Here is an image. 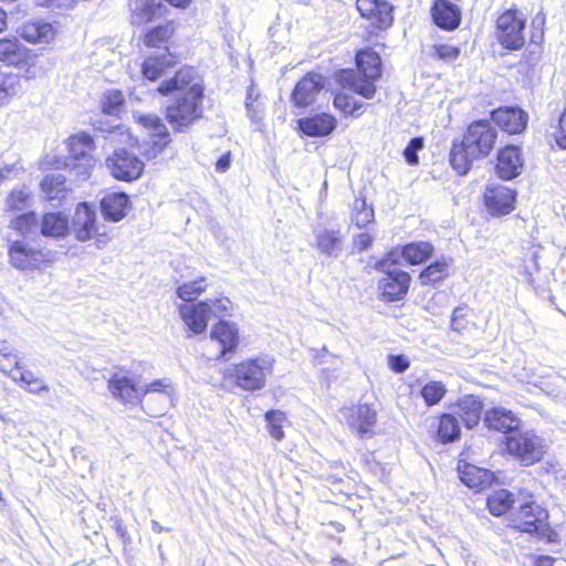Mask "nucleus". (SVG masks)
<instances>
[{
    "label": "nucleus",
    "mask_w": 566,
    "mask_h": 566,
    "mask_svg": "<svg viewBox=\"0 0 566 566\" xmlns=\"http://www.w3.org/2000/svg\"><path fill=\"white\" fill-rule=\"evenodd\" d=\"M432 18L434 23L444 30L458 28L461 21L458 6L447 0H436L432 7Z\"/></svg>",
    "instance_id": "obj_30"
},
{
    "label": "nucleus",
    "mask_w": 566,
    "mask_h": 566,
    "mask_svg": "<svg viewBox=\"0 0 566 566\" xmlns=\"http://www.w3.org/2000/svg\"><path fill=\"white\" fill-rule=\"evenodd\" d=\"M352 220L358 228H364L374 220V210L367 206L365 199L354 201Z\"/></svg>",
    "instance_id": "obj_46"
},
{
    "label": "nucleus",
    "mask_w": 566,
    "mask_h": 566,
    "mask_svg": "<svg viewBox=\"0 0 566 566\" xmlns=\"http://www.w3.org/2000/svg\"><path fill=\"white\" fill-rule=\"evenodd\" d=\"M506 451L524 465H532L542 460L546 452L545 440L534 430L521 431L506 437Z\"/></svg>",
    "instance_id": "obj_5"
},
{
    "label": "nucleus",
    "mask_w": 566,
    "mask_h": 566,
    "mask_svg": "<svg viewBox=\"0 0 566 566\" xmlns=\"http://www.w3.org/2000/svg\"><path fill=\"white\" fill-rule=\"evenodd\" d=\"M396 260L394 253L378 263V269L384 272V276L378 282V287L388 301L402 298L410 283V275L395 266Z\"/></svg>",
    "instance_id": "obj_8"
},
{
    "label": "nucleus",
    "mask_w": 566,
    "mask_h": 566,
    "mask_svg": "<svg viewBox=\"0 0 566 566\" xmlns=\"http://www.w3.org/2000/svg\"><path fill=\"white\" fill-rule=\"evenodd\" d=\"M437 432L439 439L442 442L454 441L460 436V426L458 419L450 413L442 415L439 420Z\"/></svg>",
    "instance_id": "obj_42"
},
{
    "label": "nucleus",
    "mask_w": 566,
    "mask_h": 566,
    "mask_svg": "<svg viewBox=\"0 0 566 566\" xmlns=\"http://www.w3.org/2000/svg\"><path fill=\"white\" fill-rule=\"evenodd\" d=\"M555 140L560 148L566 149V109L559 117Z\"/></svg>",
    "instance_id": "obj_62"
},
{
    "label": "nucleus",
    "mask_w": 566,
    "mask_h": 566,
    "mask_svg": "<svg viewBox=\"0 0 566 566\" xmlns=\"http://www.w3.org/2000/svg\"><path fill=\"white\" fill-rule=\"evenodd\" d=\"M24 389L33 395H42L49 391V387L45 381L39 377L30 382Z\"/></svg>",
    "instance_id": "obj_64"
},
{
    "label": "nucleus",
    "mask_w": 566,
    "mask_h": 566,
    "mask_svg": "<svg viewBox=\"0 0 566 566\" xmlns=\"http://www.w3.org/2000/svg\"><path fill=\"white\" fill-rule=\"evenodd\" d=\"M18 94V80L14 75L0 73V106Z\"/></svg>",
    "instance_id": "obj_48"
},
{
    "label": "nucleus",
    "mask_w": 566,
    "mask_h": 566,
    "mask_svg": "<svg viewBox=\"0 0 566 566\" xmlns=\"http://www.w3.org/2000/svg\"><path fill=\"white\" fill-rule=\"evenodd\" d=\"M206 277L201 276L197 280L185 282L177 290V295L185 302L195 301L201 293L206 291Z\"/></svg>",
    "instance_id": "obj_43"
},
{
    "label": "nucleus",
    "mask_w": 566,
    "mask_h": 566,
    "mask_svg": "<svg viewBox=\"0 0 566 566\" xmlns=\"http://www.w3.org/2000/svg\"><path fill=\"white\" fill-rule=\"evenodd\" d=\"M132 21L144 24L160 13L161 4L157 0H129Z\"/></svg>",
    "instance_id": "obj_34"
},
{
    "label": "nucleus",
    "mask_w": 566,
    "mask_h": 566,
    "mask_svg": "<svg viewBox=\"0 0 566 566\" xmlns=\"http://www.w3.org/2000/svg\"><path fill=\"white\" fill-rule=\"evenodd\" d=\"M268 421L269 432L275 440H282L284 438L283 423L286 420L284 412L280 410H271L265 413Z\"/></svg>",
    "instance_id": "obj_47"
},
{
    "label": "nucleus",
    "mask_w": 566,
    "mask_h": 566,
    "mask_svg": "<svg viewBox=\"0 0 566 566\" xmlns=\"http://www.w3.org/2000/svg\"><path fill=\"white\" fill-rule=\"evenodd\" d=\"M388 364L394 371L399 374L406 371L410 366L408 358L403 355H389Z\"/></svg>",
    "instance_id": "obj_61"
},
{
    "label": "nucleus",
    "mask_w": 566,
    "mask_h": 566,
    "mask_svg": "<svg viewBox=\"0 0 566 566\" xmlns=\"http://www.w3.org/2000/svg\"><path fill=\"white\" fill-rule=\"evenodd\" d=\"M484 422L489 429L502 432L505 438L515 434L521 428V419L505 408H493L486 411Z\"/></svg>",
    "instance_id": "obj_21"
},
{
    "label": "nucleus",
    "mask_w": 566,
    "mask_h": 566,
    "mask_svg": "<svg viewBox=\"0 0 566 566\" xmlns=\"http://www.w3.org/2000/svg\"><path fill=\"white\" fill-rule=\"evenodd\" d=\"M497 138L496 129L488 120H475L467 129L461 143H454L450 164L459 175H465L474 160L490 155Z\"/></svg>",
    "instance_id": "obj_1"
},
{
    "label": "nucleus",
    "mask_w": 566,
    "mask_h": 566,
    "mask_svg": "<svg viewBox=\"0 0 566 566\" xmlns=\"http://www.w3.org/2000/svg\"><path fill=\"white\" fill-rule=\"evenodd\" d=\"M30 56V49L17 38L0 39V62L10 66H20Z\"/></svg>",
    "instance_id": "obj_29"
},
{
    "label": "nucleus",
    "mask_w": 566,
    "mask_h": 566,
    "mask_svg": "<svg viewBox=\"0 0 566 566\" xmlns=\"http://www.w3.org/2000/svg\"><path fill=\"white\" fill-rule=\"evenodd\" d=\"M316 248L318 251L331 258H338L343 251L344 238L339 230L317 231L315 233Z\"/></svg>",
    "instance_id": "obj_33"
},
{
    "label": "nucleus",
    "mask_w": 566,
    "mask_h": 566,
    "mask_svg": "<svg viewBox=\"0 0 566 566\" xmlns=\"http://www.w3.org/2000/svg\"><path fill=\"white\" fill-rule=\"evenodd\" d=\"M458 471L461 481L471 489H483L493 481L492 472L470 463H459Z\"/></svg>",
    "instance_id": "obj_32"
},
{
    "label": "nucleus",
    "mask_w": 566,
    "mask_h": 566,
    "mask_svg": "<svg viewBox=\"0 0 566 566\" xmlns=\"http://www.w3.org/2000/svg\"><path fill=\"white\" fill-rule=\"evenodd\" d=\"M434 51H436V54L438 55V57L443 61H453L460 54V51L458 48H455L453 45H449V44L436 45Z\"/></svg>",
    "instance_id": "obj_58"
},
{
    "label": "nucleus",
    "mask_w": 566,
    "mask_h": 566,
    "mask_svg": "<svg viewBox=\"0 0 566 566\" xmlns=\"http://www.w3.org/2000/svg\"><path fill=\"white\" fill-rule=\"evenodd\" d=\"M273 365L272 357L259 356L234 365L229 376L243 390H259L265 386L266 378L272 375Z\"/></svg>",
    "instance_id": "obj_4"
},
{
    "label": "nucleus",
    "mask_w": 566,
    "mask_h": 566,
    "mask_svg": "<svg viewBox=\"0 0 566 566\" xmlns=\"http://www.w3.org/2000/svg\"><path fill=\"white\" fill-rule=\"evenodd\" d=\"M129 198L124 192H111L104 196L101 201V209L106 220L118 222L127 213Z\"/></svg>",
    "instance_id": "obj_28"
},
{
    "label": "nucleus",
    "mask_w": 566,
    "mask_h": 566,
    "mask_svg": "<svg viewBox=\"0 0 566 566\" xmlns=\"http://www.w3.org/2000/svg\"><path fill=\"white\" fill-rule=\"evenodd\" d=\"M211 305L210 318L221 317L229 314V310L231 307V301L228 297L209 300L207 301Z\"/></svg>",
    "instance_id": "obj_55"
},
{
    "label": "nucleus",
    "mask_w": 566,
    "mask_h": 566,
    "mask_svg": "<svg viewBox=\"0 0 566 566\" xmlns=\"http://www.w3.org/2000/svg\"><path fill=\"white\" fill-rule=\"evenodd\" d=\"M258 96H259L258 94L254 95V88H253V86H251L248 92L247 98H245V107H247L248 115L250 116V118L252 120L258 119L259 105L255 104Z\"/></svg>",
    "instance_id": "obj_60"
},
{
    "label": "nucleus",
    "mask_w": 566,
    "mask_h": 566,
    "mask_svg": "<svg viewBox=\"0 0 566 566\" xmlns=\"http://www.w3.org/2000/svg\"><path fill=\"white\" fill-rule=\"evenodd\" d=\"M432 244L426 241L409 243L401 250V256L410 264L423 263L432 255Z\"/></svg>",
    "instance_id": "obj_37"
},
{
    "label": "nucleus",
    "mask_w": 566,
    "mask_h": 566,
    "mask_svg": "<svg viewBox=\"0 0 566 566\" xmlns=\"http://www.w3.org/2000/svg\"><path fill=\"white\" fill-rule=\"evenodd\" d=\"M357 10L365 18L375 19L379 28L390 25L392 21V6L381 0H357Z\"/></svg>",
    "instance_id": "obj_27"
},
{
    "label": "nucleus",
    "mask_w": 566,
    "mask_h": 566,
    "mask_svg": "<svg viewBox=\"0 0 566 566\" xmlns=\"http://www.w3.org/2000/svg\"><path fill=\"white\" fill-rule=\"evenodd\" d=\"M297 125L302 133L310 137H325L334 132L337 120L334 116L322 113L300 118Z\"/></svg>",
    "instance_id": "obj_26"
},
{
    "label": "nucleus",
    "mask_w": 566,
    "mask_h": 566,
    "mask_svg": "<svg viewBox=\"0 0 566 566\" xmlns=\"http://www.w3.org/2000/svg\"><path fill=\"white\" fill-rule=\"evenodd\" d=\"M203 87H196L189 92L177 94L166 107V118L177 130H181L202 116Z\"/></svg>",
    "instance_id": "obj_3"
},
{
    "label": "nucleus",
    "mask_w": 566,
    "mask_h": 566,
    "mask_svg": "<svg viewBox=\"0 0 566 566\" xmlns=\"http://www.w3.org/2000/svg\"><path fill=\"white\" fill-rule=\"evenodd\" d=\"M525 19L515 9L504 11L496 21V36L503 48L520 50L524 43Z\"/></svg>",
    "instance_id": "obj_9"
},
{
    "label": "nucleus",
    "mask_w": 566,
    "mask_h": 566,
    "mask_svg": "<svg viewBox=\"0 0 566 566\" xmlns=\"http://www.w3.org/2000/svg\"><path fill=\"white\" fill-rule=\"evenodd\" d=\"M176 387L167 379H156L140 386V402L145 403L149 415L156 417L166 413L175 406Z\"/></svg>",
    "instance_id": "obj_6"
},
{
    "label": "nucleus",
    "mask_w": 566,
    "mask_h": 566,
    "mask_svg": "<svg viewBox=\"0 0 566 566\" xmlns=\"http://www.w3.org/2000/svg\"><path fill=\"white\" fill-rule=\"evenodd\" d=\"M492 120L509 134H518L526 127L527 115L521 108L500 107L491 113Z\"/></svg>",
    "instance_id": "obj_22"
},
{
    "label": "nucleus",
    "mask_w": 566,
    "mask_h": 566,
    "mask_svg": "<svg viewBox=\"0 0 566 566\" xmlns=\"http://www.w3.org/2000/svg\"><path fill=\"white\" fill-rule=\"evenodd\" d=\"M176 64L175 56L168 51L167 48L155 56H148L143 63V74L150 81H156L166 74L168 69H171Z\"/></svg>",
    "instance_id": "obj_31"
},
{
    "label": "nucleus",
    "mask_w": 566,
    "mask_h": 566,
    "mask_svg": "<svg viewBox=\"0 0 566 566\" xmlns=\"http://www.w3.org/2000/svg\"><path fill=\"white\" fill-rule=\"evenodd\" d=\"M112 396L123 403L140 402V386L123 373H117L108 380Z\"/></svg>",
    "instance_id": "obj_23"
},
{
    "label": "nucleus",
    "mask_w": 566,
    "mask_h": 566,
    "mask_svg": "<svg viewBox=\"0 0 566 566\" xmlns=\"http://www.w3.org/2000/svg\"><path fill=\"white\" fill-rule=\"evenodd\" d=\"M10 378L18 384L19 386L25 388L30 382L35 380L38 377L34 375L32 370L25 369L21 365V369H17Z\"/></svg>",
    "instance_id": "obj_57"
},
{
    "label": "nucleus",
    "mask_w": 566,
    "mask_h": 566,
    "mask_svg": "<svg viewBox=\"0 0 566 566\" xmlns=\"http://www.w3.org/2000/svg\"><path fill=\"white\" fill-rule=\"evenodd\" d=\"M325 85L321 74L308 73L296 85L292 93V101L297 107H305L314 103L317 94Z\"/></svg>",
    "instance_id": "obj_19"
},
{
    "label": "nucleus",
    "mask_w": 566,
    "mask_h": 566,
    "mask_svg": "<svg viewBox=\"0 0 566 566\" xmlns=\"http://www.w3.org/2000/svg\"><path fill=\"white\" fill-rule=\"evenodd\" d=\"M17 369H21V361L14 347L7 340H0V370L11 376Z\"/></svg>",
    "instance_id": "obj_40"
},
{
    "label": "nucleus",
    "mask_w": 566,
    "mask_h": 566,
    "mask_svg": "<svg viewBox=\"0 0 566 566\" xmlns=\"http://www.w3.org/2000/svg\"><path fill=\"white\" fill-rule=\"evenodd\" d=\"M20 36L31 44H49L56 36V29L52 23L43 20L24 22L19 29Z\"/></svg>",
    "instance_id": "obj_24"
},
{
    "label": "nucleus",
    "mask_w": 566,
    "mask_h": 566,
    "mask_svg": "<svg viewBox=\"0 0 566 566\" xmlns=\"http://www.w3.org/2000/svg\"><path fill=\"white\" fill-rule=\"evenodd\" d=\"M348 428L359 438L364 439L374 434V426L377 422V412L370 406L360 403L343 408L340 410Z\"/></svg>",
    "instance_id": "obj_13"
},
{
    "label": "nucleus",
    "mask_w": 566,
    "mask_h": 566,
    "mask_svg": "<svg viewBox=\"0 0 566 566\" xmlns=\"http://www.w3.org/2000/svg\"><path fill=\"white\" fill-rule=\"evenodd\" d=\"M41 189L48 200L62 199L67 188L65 177L61 174H51L41 181Z\"/></svg>",
    "instance_id": "obj_39"
},
{
    "label": "nucleus",
    "mask_w": 566,
    "mask_h": 566,
    "mask_svg": "<svg viewBox=\"0 0 566 566\" xmlns=\"http://www.w3.org/2000/svg\"><path fill=\"white\" fill-rule=\"evenodd\" d=\"M9 258L11 265L19 270L35 269L45 260L42 251L21 240H15L10 244Z\"/></svg>",
    "instance_id": "obj_15"
},
{
    "label": "nucleus",
    "mask_w": 566,
    "mask_h": 566,
    "mask_svg": "<svg viewBox=\"0 0 566 566\" xmlns=\"http://www.w3.org/2000/svg\"><path fill=\"white\" fill-rule=\"evenodd\" d=\"M449 264L446 260L437 261L427 266L419 275L422 284L436 283L448 274Z\"/></svg>",
    "instance_id": "obj_45"
},
{
    "label": "nucleus",
    "mask_w": 566,
    "mask_h": 566,
    "mask_svg": "<svg viewBox=\"0 0 566 566\" xmlns=\"http://www.w3.org/2000/svg\"><path fill=\"white\" fill-rule=\"evenodd\" d=\"M20 66H23V77L25 80H35L44 74L42 66L38 64L36 54L30 50V56L23 61Z\"/></svg>",
    "instance_id": "obj_52"
},
{
    "label": "nucleus",
    "mask_w": 566,
    "mask_h": 566,
    "mask_svg": "<svg viewBox=\"0 0 566 566\" xmlns=\"http://www.w3.org/2000/svg\"><path fill=\"white\" fill-rule=\"evenodd\" d=\"M423 147L421 138H412L403 150V157L409 165L418 164L417 153Z\"/></svg>",
    "instance_id": "obj_54"
},
{
    "label": "nucleus",
    "mask_w": 566,
    "mask_h": 566,
    "mask_svg": "<svg viewBox=\"0 0 566 566\" xmlns=\"http://www.w3.org/2000/svg\"><path fill=\"white\" fill-rule=\"evenodd\" d=\"M10 224L11 228L25 237L32 233V231L36 228L38 220L35 213L29 212L17 217L10 222Z\"/></svg>",
    "instance_id": "obj_50"
},
{
    "label": "nucleus",
    "mask_w": 566,
    "mask_h": 566,
    "mask_svg": "<svg viewBox=\"0 0 566 566\" xmlns=\"http://www.w3.org/2000/svg\"><path fill=\"white\" fill-rule=\"evenodd\" d=\"M548 513L537 503L531 501L522 504L510 514V525L521 532L546 535Z\"/></svg>",
    "instance_id": "obj_10"
},
{
    "label": "nucleus",
    "mask_w": 566,
    "mask_h": 566,
    "mask_svg": "<svg viewBox=\"0 0 566 566\" xmlns=\"http://www.w3.org/2000/svg\"><path fill=\"white\" fill-rule=\"evenodd\" d=\"M447 394V388L443 382L431 380L427 382L420 391L427 406L438 405Z\"/></svg>",
    "instance_id": "obj_44"
},
{
    "label": "nucleus",
    "mask_w": 566,
    "mask_h": 566,
    "mask_svg": "<svg viewBox=\"0 0 566 566\" xmlns=\"http://www.w3.org/2000/svg\"><path fill=\"white\" fill-rule=\"evenodd\" d=\"M70 230L78 241H87L97 232L96 212L87 202L77 205L72 218Z\"/></svg>",
    "instance_id": "obj_14"
},
{
    "label": "nucleus",
    "mask_w": 566,
    "mask_h": 566,
    "mask_svg": "<svg viewBox=\"0 0 566 566\" xmlns=\"http://www.w3.org/2000/svg\"><path fill=\"white\" fill-rule=\"evenodd\" d=\"M356 62L358 72L342 71L339 82L365 98H371L376 93L374 82L381 75L380 57L373 51H360L357 53Z\"/></svg>",
    "instance_id": "obj_2"
},
{
    "label": "nucleus",
    "mask_w": 566,
    "mask_h": 566,
    "mask_svg": "<svg viewBox=\"0 0 566 566\" xmlns=\"http://www.w3.org/2000/svg\"><path fill=\"white\" fill-rule=\"evenodd\" d=\"M334 106L337 109H340L342 112L350 115H353L358 109V105L356 102H354L353 97L346 94H337L334 98Z\"/></svg>",
    "instance_id": "obj_53"
},
{
    "label": "nucleus",
    "mask_w": 566,
    "mask_h": 566,
    "mask_svg": "<svg viewBox=\"0 0 566 566\" xmlns=\"http://www.w3.org/2000/svg\"><path fill=\"white\" fill-rule=\"evenodd\" d=\"M70 231L67 218L61 212L46 213L42 218L41 232L46 237H64Z\"/></svg>",
    "instance_id": "obj_36"
},
{
    "label": "nucleus",
    "mask_w": 566,
    "mask_h": 566,
    "mask_svg": "<svg viewBox=\"0 0 566 566\" xmlns=\"http://www.w3.org/2000/svg\"><path fill=\"white\" fill-rule=\"evenodd\" d=\"M195 85L196 87H203L197 71L191 66H184L176 72L174 77L163 82L158 91L163 95L175 94L176 96L189 92Z\"/></svg>",
    "instance_id": "obj_16"
},
{
    "label": "nucleus",
    "mask_w": 566,
    "mask_h": 566,
    "mask_svg": "<svg viewBox=\"0 0 566 566\" xmlns=\"http://www.w3.org/2000/svg\"><path fill=\"white\" fill-rule=\"evenodd\" d=\"M514 503L513 494L507 490H497L488 497L490 512L495 516H501L509 512Z\"/></svg>",
    "instance_id": "obj_41"
},
{
    "label": "nucleus",
    "mask_w": 566,
    "mask_h": 566,
    "mask_svg": "<svg viewBox=\"0 0 566 566\" xmlns=\"http://www.w3.org/2000/svg\"><path fill=\"white\" fill-rule=\"evenodd\" d=\"M523 169V159L520 148L516 146H506L497 155L496 172L500 178L511 180L521 175Z\"/></svg>",
    "instance_id": "obj_25"
},
{
    "label": "nucleus",
    "mask_w": 566,
    "mask_h": 566,
    "mask_svg": "<svg viewBox=\"0 0 566 566\" xmlns=\"http://www.w3.org/2000/svg\"><path fill=\"white\" fill-rule=\"evenodd\" d=\"M210 311L211 305L208 302L179 306V314L184 323L195 334H201L206 331L210 319Z\"/></svg>",
    "instance_id": "obj_20"
},
{
    "label": "nucleus",
    "mask_w": 566,
    "mask_h": 566,
    "mask_svg": "<svg viewBox=\"0 0 566 566\" xmlns=\"http://www.w3.org/2000/svg\"><path fill=\"white\" fill-rule=\"evenodd\" d=\"M124 104V96L120 91H108L103 95L102 109L104 113L114 115L117 114Z\"/></svg>",
    "instance_id": "obj_49"
},
{
    "label": "nucleus",
    "mask_w": 566,
    "mask_h": 566,
    "mask_svg": "<svg viewBox=\"0 0 566 566\" xmlns=\"http://www.w3.org/2000/svg\"><path fill=\"white\" fill-rule=\"evenodd\" d=\"M467 312L468 311L465 307L454 308L451 318V327L453 331L462 332L463 329H465L468 323L465 319Z\"/></svg>",
    "instance_id": "obj_59"
},
{
    "label": "nucleus",
    "mask_w": 566,
    "mask_h": 566,
    "mask_svg": "<svg viewBox=\"0 0 566 566\" xmlns=\"http://www.w3.org/2000/svg\"><path fill=\"white\" fill-rule=\"evenodd\" d=\"M459 416L468 428L475 427L481 419L482 402L474 396H464L459 401Z\"/></svg>",
    "instance_id": "obj_35"
},
{
    "label": "nucleus",
    "mask_w": 566,
    "mask_h": 566,
    "mask_svg": "<svg viewBox=\"0 0 566 566\" xmlns=\"http://www.w3.org/2000/svg\"><path fill=\"white\" fill-rule=\"evenodd\" d=\"M30 192L25 188L12 190L7 199V207L13 211H22L28 207Z\"/></svg>",
    "instance_id": "obj_51"
},
{
    "label": "nucleus",
    "mask_w": 566,
    "mask_h": 566,
    "mask_svg": "<svg viewBox=\"0 0 566 566\" xmlns=\"http://www.w3.org/2000/svg\"><path fill=\"white\" fill-rule=\"evenodd\" d=\"M94 140L88 134L78 133L69 138L70 161L64 163V166L70 168L78 180L87 179L94 167Z\"/></svg>",
    "instance_id": "obj_7"
},
{
    "label": "nucleus",
    "mask_w": 566,
    "mask_h": 566,
    "mask_svg": "<svg viewBox=\"0 0 566 566\" xmlns=\"http://www.w3.org/2000/svg\"><path fill=\"white\" fill-rule=\"evenodd\" d=\"M488 210L493 216H504L514 209L515 192L502 185L489 186L484 193Z\"/></svg>",
    "instance_id": "obj_17"
},
{
    "label": "nucleus",
    "mask_w": 566,
    "mask_h": 566,
    "mask_svg": "<svg viewBox=\"0 0 566 566\" xmlns=\"http://www.w3.org/2000/svg\"><path fill=\"white\" fill-rule=\"evenodd\" d=\"M175 23L168 22L163 25H157L156 28L147 31L144 35V44L148 48H166V43L175 33Z\"/></svg>",
    "instance_id": "obj_38"
},
{
    "label": "nucleus",
    "mask_w": 566,
    "mask_h": 566,
    "mask_svg": "<svg viewBox=\"0 0 566 566\" xmlns=\"http://www.w3.org/2000/svg\"><path fill=\"white\" fill-rule=\"evenodd\" d=\"M38 7L50 10H69L72 9L78 0H34Z\"/></svg>",
    "instance_id": "obj_56"
},
{
    "label": "nucleus",
    "mask_w": 566,
    "mask_h": 566,
    "mask_svg": "<svg viewBox=\"0 0 566 566\" xmlns=\"http://www.w3.org/2000/svg\"><path fill=\"white\" fill-rule=\"evenodd\" d=\"M137 122L149 130V139L143 143L144 156L147 159L157 157L170 142L166 126L158 116L151 114L138 115Z\"/></svg>",
    "instance_id": "obj_12"
},
{
    "label": "nucleus",
    "mask_w": 566,
    "mask_h": 566,
    "mask_svg": "<svg viewBox=\"0 0 566 566\" xmlns=\"http://www.w3.org/2000/svg\"><path fill=\"white\" fill-rule=\"evenodd\" d=\"M374 242L373 235H370L367 232L359 233L354 237L353 239V245L358 251H365L370 248V245Z\"/></svg>",
    "instance_id": "obj_63"
},
{
    "label": "nucleus",
    "mask_w": 566,
    "mask_h": 566,
    "mask_svg": "<svg viewBox=\"0 0 566 566\" xmlns=\"http://www.w3.org/2000/svg\"><path fill=\"white\" fill-rule=\"evenodd\" d=\"M210 338L220 346L219 357L228 360V355H232L239 345V331L235 324L221 319L213 326Z\"/></svg>",
    "instance_id": "obj_18"
},
{
    "label": "nucleus",
    "mask_w": 566,
    "mask_h": 566,
    "mask_svg": "<svg viewBox=\"0 0 566 566\" xmlns=\"http://www.w3.org/2000/svg\"><path fill=\"white\" fill-rule=\"evenodd\" d=\"M106 167L114 178L132 181L142 176L144 163L126 149H116L112 156L107 157Z\"/></svg>",
    "instance_id": "obj_11"
}]
</instances>
